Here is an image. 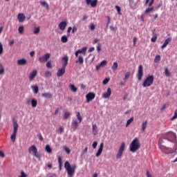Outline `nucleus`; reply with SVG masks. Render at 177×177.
Returning <instances> with one entry per match:
<instances>
[{
    "label": "nucleus",
    "instance_id": "62",
    "mask_svg": "<svg viewBox=\"0 0 177 177\" xmlns=\"http://www.w3.org/2000/svg\"><path fill=\"white\" fill-rule=\"evenodd\" d=\"M93 50H95V47H91L88 50V52L91 53V52H93Z\"/></svg>",
    "mask_w": 177,
    "mask_h": 177
},
{
    "label": "nucleus",
    "instance_id": "17",
    "mask_svg": "<svg viewBox=\"0 0 177 177\" xmlns=\"http://www.w3.org/2000/svg\"><path fill=\"white\" fill-rule=\"evenodd\" d=\"M67 27V22L66 21H62L59 24V28L61 31H64Z\"/></svg>",
    "mask_w": 177,
    "mask_h": 177
},
{
    "label": "nucleus",
    "instance_id": "35",
    "mask_svg": "<svg viewBox=\"0 0 177 177\" xmlns=\"http://www.w3.org/2000/svg\"><path fill=\"white\" fill-rule=\"evenodd\" d=\"M132 122H133V117L131 118L129 120H127L126 127H129V125H131Z\"/></svg>",
    "mask_w": 177,
    "mask_h": 177
},
{
    "label": "nucleus",
    "instance_id": "46",
    "mask_svg": "<svg viewBox=\"0 0 177 177\" xmlns=\"http://www.w3.org/2000/svg\"><path fill=\"white\" fill-rule=\"evenodd\" d=\"M129 1L130 8H131V9H133V3L135 1L133 0H129Z\"/></svg>",
    "mask_w": 177,
    "mask_h": 177
},
{
    "label": "nucleus",
    "instance_id": "45",
    "mask_svg": "<svg viewBox=\"0 0 177 177\" xmlns=\"http://www.w3.org/2000/svg\"><path fill=\"white\" fill-rule=\"evenodd\" d=\"M115 9L118 13V15H122L121 13V7L118 6H115Z\"/></svg>",
    "mask_w": 177,
    "mask_h": 177
},
{
    "label": "nucleus",
    "instance_id": "23",
    "mask_svg": "<svg viewBox=\"0 0 177 177\" xmlns=\"http://www.w3.org/2000/svg\"><path fill=\"white\" fill-rule=\"evenodd\" d=\"M42 97H45L46 99H50L52 97V93H44L41 94Z\"/></svg>",
    "mask_w": 177,
    "mask_h": 177
},
{
    "label": "nucleus",
    "instance_id": "19",
    "mask_svg": "<svg viewBox=\"0 0 177 177\" xmlns=\"http://www.w3.org/2000/svg\"><path fill=\"white\" fill-rule=\"evenodd\" d=\"M17 19L19 20V23H23V21L26 20V15H24V13L18 14Z\"/></svg>",
    "mask_w": 177,
    "mask_h": 177
},
{
    "label": "nucleus",
    "instance_id": "2",
    "mask_svg": "<svg viewBox=\"0 0 177 177\" xmlns=\"http://www.w3.org/2000/svg\"><path fill=\"white\" fill-rule=\"evenodd\" d=\"M76 117L78 120H77V119H73L71 122V131H72V132H75V131L78 129V124L82 122V116H81V113H80V111L77 112Z\"/></svg>",
    "mask_w": 177,
    "mask_h": 177
},
{
    "label": "nucleus",
    "instance_id": "30",
    "mask_svg": "<svg viewBox=\"0 0 177 177\" xmlns=\"http://www.w3.org/2000/svg\"><path fill=\"white\" fill-rule=\"evenodd\" d=\"M118 68V63L117 62H113L112 66H111V70L113 71H115Z\"/></svg>",
    "mask_w": 177,
    "mask_h": 177
},
{
    "label": "nucleus",
    "instance_id": "42",
    "mask_svg": "<svg viewBox=\"0 0 177 177\" xmlns=\"http://www.w3.org/2000/svg\"><path fill=\"white\" fill-rule=\"evenodd\" d=\"M154 9L153 7L148 8L145 10V15H147L148 13H150Z\"/></svg>",
    "mask_w": 177,
    "mask_h": 177
},
{
    "label": "nucleus",
    "instance_id": "38",
    "mask_svg": "<svg viewBox=\"0 0 177 177\" xmlns=\"http://www.w3.org/2000/svg\"><path fill=\"white\" fill-rule=\"evenodd\" d=\"M5 73V68H3V65L2 64H0V75H2Z\"/></svg>",
    "mask_w": 177,
    "mask_h": 177
},
{
    "label": "nucleus",
    "instance_id": "60",
    "mask_svg": "<svg viewBox=\"0 0 177 177\" xmlns=\"http://www.w3.org/2000/svg\"><path fill=\"white\" fill-rule=\"evenodd\" d=\"M90 28H91V30H95V24H91V26H90Z\"/></svg>",
    "mask_w": 177,
    "mask_h": 177
},
{
    "label": "nucleus",
    "instance_id": "1",
    "mask_svg": "<svg viewBox=\"0 0 177 177\" xmlns=\"http://www.w3.org/2000/svg\"><path fill=\"white\" fill-rule=\"evenodd\" d=\"M86 50H88V47H83L82 49H78L75 51V55L77 57V59L75 61L77 64H84V57L82 56H86Z\"/></svg>",
    "mask_w": 177,
    "mask_h": 177
},
{
    "label": "nucleus",
    "instance_id": "40",
    "mask_svg": "<svg viewBox=\"0 0 177 177\" xmlns=\"http://www.w3.org/2000/svg\"><path fill=\"white\" fill-rule=\"evenodd\" d=\"M39 31H41V29L39 27H37V28H35V30L33 31V34H39Z\"/></svg>",
    "mask_w": 177,
    "mask_h": 177
},
{
    "label": "nucleus",
    "instance_id": "15",
    "mask_svg": "<svg viewBox=\"0 0 177 177\" xmlns=\"http://www.w3.org/2000/svg\"><path fill=\"white\" fill-rule=\"evenodd\" d=\"M103 147H104V144L102 142L100 145V148L98 149L95 154L96 157H100V156L102 155V153H103Z\"/></svg>",
    "mask_w": 177,
    "mask_h": 177
},
{
    "label": "nucleus",
    "instance_id": "18",
    "mask_svg": "<svg viewBox=\"0 0 177 177\" xmlns=\"http://www.w3.org/2000/svg\"><path fill=\"white\" fill-rule=\"evenodd\" d=\"M111 96V88H108L107 91L102 95L104 99H109Z\"/></svg>",
    "mask_w": 177,
    "mask_h": 177
},
{
    "label": "nucleus",
    "instance_id": "4",
    "mask_svg": "<svg viewBox=\"0 0 177 177\" xmlns=\"http://www.w3.org/2000/svg\"><path fill=\"white\" fill-rule=\"evenodd\" d=\"M138 149H140V142H139V138H136L130 144V151L135 153L138 151Z\"/></svg>",
    "mask_w": 177,
    "mask_h": 177
},
{
    "label": "nucleus",
    "instance_id": "49",
    "mask_svg": "<svg viewBox=\"0 0 177 177\" xmlns=\"http://www.w3.org/2000/svg\"><path fill=\"white\" fill-rule=\"evenodd\" d=\"M106 64H107V61L106 60H103L101 62V63L100 64V66H106Z\"/></svg>",
    "mask_w": 177,
    "mask_h": 177
},
{
    "label": "nucleus",
    "instance_id": "10",
    "mask_svg": "<svg viewBox=\"0 0 177 177\" xmlns=\"http://www.w3.org/2000/svg\"><path fill=\"white\" fill-rule=\"evenodd\" d=\"M49 59H50V53H47L44 55L39 57V63H46Z\"/></svg>",
    "mask_w": 177,
    "mask_h": 177
},
{
    "label": "nucleus",
    "instance_id": "21",
    "mask_svg": "<svg viewBox=\"0 0 177 177\" xmlns=\"http://www.w3.org/2000/svg\"><path fill=\"white\" fill-rule=\"evenodd\" d=\"M18 66H24V64H27V59H21L17 61Z\"/></svg>",
    "mask_w": 177,
    "mask_h": 177
},
{
    "label": "nucleus",
    "instance_id": "52",
    "mask_svg": "<svg viewBox=\"0 0 177 177\" xmlns=\"http://www.w3.org/2000/svg\"><path fill=\"white\" fill-rule=\"evenodd\" d=\"M97 50L98 52H100V50H102V44H97Z\"/></svg>",
    "mask_w": 177,
    "mask_h": 177
},
{
    "label": "nucleus",
    "instance_id": "33",
    "mask_svg": "<svg viewBox=\"0 0 177 177\" xmlns=\"http://www.w3.org/2000/svg\"><path fill=\"white\" fill-rule=\"evenodd\" d=\"M165 75H166V77H171V72L169 71L167 67L165 69Z\"/></svg>",
    "mask_w": 177,
    "mask_h": 177
},
{
    "label": "nucleus",
    "instance_id": "6",
    "mask_svg": "<svg viewBox=\"0 0 177 177\" xmlns=\"http://www.w3.org/2000/svg\"><path fill=\"white\" fill-rule=\"evenodd\" d=\"M28 153L30 154L32 153V155L36 157V158H41V155L39 153H38V149H37L35 145H32L30 147H29Z\"/></svg>",
    "mask_w": 177,
    "mask_h": 177
},
{
    "label": "nucleus",
    "instance_id": "9",
    "mask_svg": "<svg viewBox=\"0 0 177 177\" xmlns=\"http://www.w3.org/2000/svg\"><path fill=\"white\" fill-rule=\"evenodd\" d=\"M124 150H125V142H122V145H120V147L116 155L117 160H120V158L122 157V154L124 153Z\"/></svg>",
    "mask_w": 177,
    "mask_h": 177
},
{
    "label": "nucleus",
    "instance_id": "29",
    "mask_svg": "<svg viewBox=\"0 0 177 177\" xmlns=\"http://www.w3.org/2000/svg\"><path fill=\"white\" fill-rule=\"evenodd\" d=\"M32 91H34V93L37 94L39 91V88L38 87V85H35L31 86Z\"/></svg>",
    "mask_w": 177,
    "mask_h": 177
},
{
    "label": "nucleus",
    "instance_id": "27",
    "mask_svg": "<svg viewBox=\"0 0 177 177\" xmlns=\"http://www.w3.org/2000/svg\"><path fill=\"white\" fill-rule=\"evenodd\" d=\"M146 128H147V120L142 122V131L145 132L146 131Z\"/></svg>",
    "mask_w": 177,
    "mask_h": 177
},
{
    "label": "nucleus",
    "instance_id": "12",
    "mask_svg": "<svg viewBox=\"0 0 177 177\" xmlns=\"http://www.w3.org/2000/svg\"><path fill=\"white\" fill-rule=\"evenodd\" d=\"M96 97L95 93L90 92L86 95V103H89V102H92L93 99Z\"/></svg>",
    "mask_w": 177,
    "mask_h": 177
},
{
    "label": "nucleus",
    "instance_id": "58",
    "mask_svg": "<svg viewBox=\"0 0 177 177\" xmlns=\"http://www.w3.org/2000/svg\"><path fill=\"white\" fill-rule=\"evenodd\" d=\"M38 139H39L41 141L44 140V137L42 136V134H38Z\"/></svg>",
    "mask_w": 177,
    "mask_h": 177
},
{
    "label": "nucleus",
    "instance_id": "8",
    "mask_svg": "<svg viewBox=\"0 0 177 177\" xmlns=\"http://www.w3.org/2000/svg\"><path fill=\"white\" fill-rule=\"evenodd\" d=\"M163 139H166L169 142H174L176 139V134L172 131H169L163 136Z\"/></svg>",
    "mask_w": 177,
    "mask_h": 177
},
{
    "label": "nucleus",
    "instance_id": "54",
    "mask_svg": "<svg viewBox=\"0 0 177 177\" xmlns=\"http://www.w3.org/2000/svg\"><path fill=\"white\" fill-rule=\"evenodd\" d=\"M124 77H126V78H129V77H131V72H127V73H126L125 74H124Z\"/></svg>",
    "mask_w": 177,
    "mask_h": 177
},
{
    "label": "nucleus",
    "instance_id": "44",
    "mask_svg": "<svg viewBox=\"0 0 177 177\" xmlns=\"http://www.w3.org/2000/svg\"><path fill=\"white\" fill-rule=\"evenodd\" d=\"M177 118V109L174 112V116L171 118V121H174V120H176Z\"/></svg>",
    "mask_w": 177,
    "mask_h": 177
},
{
    "label": "nucleus",
    "instance_id": "43",
    "mask_svg": "<svg viewBox=\"0 0 177 177\" xmlns=\"http://www.w3.org/2000/svg\"><path fill=\"white\" fill-rule=\"evenodd\" d=\"M109 81H110V78H105L102 82L103 85H107V84H109Z\"/></svg>",
    "mask_w": 177,
    "mask_h": 177
},
{
    "label": "nucleus",
    "instance_id": "20",
    "mask_svg": "<svg viewBox=\"0 0 177 177\" xmlns=\"http://www.w3.org/2000/svg\"><path fill=\"white\" fill-rule=\"evenodd\" d=\"M171 41H172V37H171L166 39L165 41V43L161 46L162 49H164L165 48H167V46H168L169 42H171Z\"/></svg>",
    "mask_w": 177,
    "mask_h": 177
},
{
    "label": "nucleus",
    "instance_id": "3",
    "mask_svg": "<svg viewBox=\"0 0 177 177\" xmlns=\"http://www.w3.org/2000/svg\"><path fill=\"white\" fill-rule=\"evenodd\" d=\"M64 168L67 172L68 177H73L75 174V169H77V165H73L71 166L68 161H66L64 163Z\"/></svg>",
    "mask_w": 177,
    "mask_h": 177
},
{
    "label": "nucleus",
    "instance_id": "36",
    "mask_svg": "<svg viewBox=\"0 0 177 177\" xmlns=\"http://www.w3.org/2000/svg\"><path fill=\"white\" fill-rule=\"evenodd\" d=\"M70 115H71V114L69 112H67V111L64 112V120H67V118H68Z\"/></svg>",
    "mask_w": 177,
    "mask_h": 177
},
{
    "label": "nucleus",
    "instance_id": "24",
    "mask_svg": "<svg viewBox=\"0 0 177 177\" xmlns=\"http://www.w3.org/2000/svg\"><path fill=\"white\" fill-rule=\"evenodd\" d=\"M89 5L91 8H96V6H97V0H91Z\"/></svg>",
    "mask_w": 177,
    "mask_h": 177
},
{
    "label": "nucleus",
    "instance_id": "32",
    "mask_svg": "<svg viewBox=\"0 0 177 177\" xmlns=\"http://www.w3.org/2000/svg\"><path fill=\"white\" fill-rule=\"evenodd\" d=\"M61 41L63 44H66V42H68V39L67 38V36L64 35L61 38Z\"/></svg>",
    "mask_w": 177,
    "mask_h": 177
},
{
    "label": "nucleus",
    "instance_id": "22",
    "mask_svg": "<svg viewBox=\"0 0 177 177\" xmlns=\"http://www.w3.org/2000/svg\"><path fill=\"white\" fill-rule=\"evenodd\" d=\"M92 131L93 135H97V125H96V124H92Z\"/></svg>",
    "mask_w": 177,
    "mask_h": 177
},
{
    "label": "nucleus",
    "instance_id": "34",
    "mask_svg": "<svg viewBox=\"0 0 177 177\" xmlns=\"http://www.w3.org/2000/svg\"><path fill=\"white\" fill-rule=\"evenodd\" d=\"M18 31H19V34H21V35L24 34V26H19L18 28Z\"/></svg>",
    "mask_w": 177,
    "mask_h": 177
},
{
    "label": "nucleus",
    "instance_id": "16",
    "mask_svg": "<svg viewBox=\"0 0 177 177\" xmlns=\"http://www.w3.org/2000/svg\"><path fill=\"white\" fill-rule=\"evenodd\" d=\"M62 67L65 68L67 67V65L68 64V56H64L62 59Z\"/></svg>",
    "mask_w": 177,
    "mask_h": 177
},
{
    "label": "nucleus",
    "instance_id": "48",
    "mask_svg": "<svg viewBox=\"0 0 177 177\" xmlns=\"http://www.w3.org/2000/svg\"><path fill=\"white\" fill-rule=\"evenodd\" d=\"M46 67L48 68H52V62H50V61H48L47 63H46Z\"/></svg>",
    "mask_w": 177,
    "mask_h": 177
},
{
    "label": "nucleus",
    "instance_id": "28",
    "mask_svg": "<svg viewBox=\"0 0 177 177\" xmlns=\"http://www.w3.org/2000/svg\"><path fill=\"white\" fill-rule=\"evenodd\" d=\"M40 5H41V6H44V8H46V9H49V4H48V3L45 1H40Z\"/></svg>",
    "mask_w": 177,
    "mask_h": 177
},
{
    "label": "nucleus",
    "instance_id": "61",
    "mask_svg": "<svg viewBox=\"0 0 177 177\" xmlns=\"http://www.w3.org/2000/svg\"><path fill=\"white\" fill-rule=\"evenodd\" d=\"M0 157H2V158H3V157H5V153L2 151H0Z\"/></svg>",
    "mask_w": 177,
    "mask_h": 177
},
{
    "label": "nucleus",
    "instance_id": "55",
    "mask_svg": "<svg viewBox=\"0 0 177 177\" xmlns=\"http://www.w3.org/2000/svg\"><path fill=\"white\" fill-rule=\"evenodd\" d=\"M86 153H88V147L84 148V151L82 152V154H86Z\"/></svg>",
    "mask_w": 177,
    "mask_h": 177
},
{
    "label": "nucleus",
    "instance_id": "25",
    "mask_svg": "<svg viewBox=\"0 0 177 177\" xmlns=\"http://www.w3.org/2000/svg\"><path fill=\"white\" fill-rule=\"evenodd\" d=\"M37 104H38V101H37L36 99L32 98V99L31 100V105H32V107H33L34 109H35V107H37Z\"/></svg>",
    "mask_w": 177,
    "mask_h": 177
},
{
    "label": "nucleus",
    "instance_id": "11",
    "mask_svg": "<svg viewBox=\"0 0 177 177\" xmlns=\"http://www.w3.org/2000/svg\"><path fill=\"white\" fill-rule=\"evenodd\" d=\"M137 77H138V81H142V78H143V66L142 65H140L138 66Z\"/></svg>",
    "mask_w": 177,
    "mask_h": 177
},
{
    "label": "nucleus",
    "instance_id": "5",
    "mask_svg": "<svg viewBox=\"0 0 177 177\" xmlns=\"http://www.w3.org/2000/svg\"><path fill=\"white\" fill-rule=\"evenodd\" d=\"M154 82V76L153 75H148L147 77L145 80L142 86L144 88H147L151 86Z\"/></svg>",
    "mask_w": 177,
    "mask_h": 177
},
{
    "label": "nucleus",
    "instance_id": "56",
    "mask_svg": "<svg viewBox=\"0 0 177 177\" xmlns=\"http://www.w3.org/2000/svg\"><path fill=\"white\" fill-rule=\"evenodd\" d=\"M19 177H27V174L24 171H21V176Z\"/></svg>",
    "mask_w": 177,
    "mask_h": 177
},
{
    "label": "nucleus",
    "instance_id": "39",
    "mask_svg": "<svg viewBox=\"0 0 177 177\" xmlns=\"http://www.w3.org/2000/svg\"><path fill=\"white\" fill-rule=\"evenodd\" d=\"M45 77H46V78H49L50 77H52V72L48 71H46L45 72Z\"/></svg>",
    "mask_w": 177,
    "mask_h": 177
},
{
    "label": "nucleus",
    "instance_id": "31",
    "mask_svg": "<svg viewBox=\"0 0 177 177\" xmlns=\"http://www.w3.org/2000/svg\"><path fill=\"white\" fill-rule=\"evenodd\" d=\"M69 88L72 92H77V88L74 84H70Z\"/></svg>",
    "mask_w": 177,
    "mask_h": 177
},
{
    "label": "nucleus",
    "instance_id": "50",
    "mask_svg": "<svg viewBox=\"0 0 177 177\" xmlns=\"http://www.w3.org/2000/svg\"><path fill=\"white\" fill-rule=\"evenodd\" d=\"M3 53V46H2V43L0 42V55Z\"/></svg>",
    "mask_w": 177,
    "mask_h": 177
},
{
    "label": "nucleus",
    "instance_id": "13",
    "mask_svg": "<svg viewBox=\"0 0 177 177\" xmlns=\"http://www.w3.org/2000/svg\"><path fill=\"white\" fill-rule=\"evenodd\" d=\"M37 74H38V71L37 70H34L30 73L29 75L30 82H32V81H34V80L35 79V77H37Z\"/></svg>",
    "mask_w": 177,
    "mask_h": 177
},
{
    "label": "nucleus",
    "instance_id": "7",
    "mask_svg": "<svg viewBox=\"0 0 177 177\" xmlns=\"http://www.w3.org/2000/svg\"><path fill=\"white\" fill-rule=\"evenodd\" d=\"M13 128H14V131L12 134L10 136V139L13 142H16V136L17 135V131L19 129V124L17 123V121H15L13 122Z\"/></svg>",
    "mask_w": 177,
    "mask_h": 177
},
{
    "label": "nucleus",
    "instance_id": "47",
    "mask_svg": "<svg viewBox=\"0 0 177 177\" xmlns=\"http://www.w3.org/2000/svg\"><path fill=\"white\" fill-rule=\"evenodd\" d=\"M64 150H65L66 153H67V154H70V153H71L70 148H68L67 147H64Z\"/></svg>",
    "mask_w": 177,
    "mask_h": 177
},
{
    "label": "nucleus",
    "instance_id": "14",
    "mask_svg": "<svg viewBox=\"0 0 177 177\" xmlns=\"http://www.w3.org/2000/svg\"><path fill=\"white\" fill-rule=\"evenodd\" d=\"M66 73V68L64 66H62L61 68H59L57 72V77H63L64 74Z\"/></svg>",
    "mask_w": 177,
    "mask_h": 177
},
{
    "label": "nucleus",
    "instance_id": "41",
    "mask_svg": "<svg viewBox=\"0 0 177 177\" xmlns=\"http://www.w3.org/2000/svg\"><path fill=\"white\" fill-rule=\"evenodd\" d=\"M160 60H161V56H160V55H156V56L155 57V59H154L155 63H158V62H160Z\"/></svg>",
    "mask_w": 177,
    "mask_h": 177
},
{
    "label": "nucleus",
    "instance_id": "63",
    "mask_svg": "<svg viewBox=\"0 0 177 177\" xmlns=\"http://www.w3.org/2000/svg\"><path fill=\"white\" fill-rule=\"evenodd\" d=\"M153 3H154V0H151V1L149 2V6H152Z\"/></svg>",
    "mask_w": 177,
    "mask_h": 177
},
{
    "label": "nucleus",
    "instance_id": "51",
    "mask_svg": "<svg viewBox=\"0 0 177 177\" xmlns=\"http://www.w3.org/2000/svg\"><path fill=\"white\" fill-rule=\"evenodd\" d=\"M78 30V28H77V26H73V28H72V33L74 34L75 32H76V31Z\"/></svg>",
    "mask_w": 177,
    "mask_h": 177
},
{
    "label": "nucleus",
    "instance_id": "64",
    "mask_svg": "<svg viewBox=\"0 0 177 177\" xmlns=\"http://www.w3.org/2000/svg\"><path fill=\"white\" fill-rule=\"evenodd\" d=\"M147 177H153V176H151V174L149 171H147Z\"/></svg>",
    "mask_w": 177,
    "mask_h": 177
},
{
    "label": "nucleus",
    "instance_id": "59",
    "mask_svg": "<svg viewBox=\"0 0 177 177\" xmlns=\"http://www.w3.org/2000/svg\"><path fill=\"white\" fill-rule=\"evenodd\" d=\"M151 42H156L157 41V36H154L151 39Z\"/></svg>",
    "mask_w": 177,
    "mask_h": 177
},
{
    "label": "nucleus",
    "instance_id": "57",
    "mask_svg": "<svg viewBox=\"0 0 177 177\" xmlns=\"http://www.w3.org/2000/svg\"><path fill=\"white\" fill-rule=\"evenodd\" d=\"M59 133H63L64 132V128H63L62 127H59Z\"/></svg>",
    "mask_w": 177,
    "mask_h": 177
},
{
    "label": "nucleus",
    "instance_id": "37",
    "mask_svg": "<svg viewBox=\"0 0 177 177\" xmlns=\"http://www.w3.org/2000/svg\"><path fill=\"white\" fill-rule=\"evenodd\" d=\"M46 151H47V153H52V148H50V145H47L46 146Z\"/></svg>",
    "mask_w": 177,
    "mask_h": 177
},
{
    "label": "nucleus",
    "instance_id": "53",
    "mask_svg": "<svg viewBox=\"0 0 177 177\" xmlns=\"http://www.w3.org/2000/svg\"><path fill=\"white\" fill-rule=\"evenodd\" d=\"M92 147L93 149H96V147H97V141H95Z\"/></svg>",
    "mask_w": 177,
    "mask_h": 177
},
{
    "label": "nucleus",
    "instance_id": "26",
    "mask_svg": "<svg viewBox=\"0 0 177 177\" xmlns=\"http://www.w3.org/2000/svg\"><path fill=\"white\" fill-rule=\"evenodd\" d=\"M58 164H59V171H62V168L63 167V162L62 160V156H58Z\"/></svg>",
    "mask_w": 177,
    "mask_h": 177
}]
</instances>
